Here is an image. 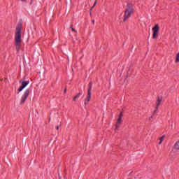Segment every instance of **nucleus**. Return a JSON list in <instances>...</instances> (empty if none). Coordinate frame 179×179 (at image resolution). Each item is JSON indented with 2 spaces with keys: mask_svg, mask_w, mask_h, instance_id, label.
Here are the masks:
<instances>
[{
  "mask_svg": "<svg viewBox=\"0 0 179 179\" xmlns=\"http://www.w3.org/2000/svg\"><path fill=\"white\" fill-rule=\"evenodd\" d=\"M20 83H21V86L18 89V93H20L23 89H24L27 85L30 83V81L29 80H23V81H20Z\"/></svg>",
  "mask_w": 179,
  "mask_h": 179,
  "instance_id": "423d86ee",
  "label": "nucleus"
},
{
  "mask_svg": "<svg viewBox=\"0 0 179 179\" xmlns=\"http://www.w3.org/2000/svg\"><path fill=\"white\" fill-rule=\"evenodd\" d=\"M71 27V29H72V25H71V27Z\"/></svg>",
  "mask_w": 179,
  "mask_h": 179,
  "instance_id": "aec40b11",
  "label": "nucleus"
},
{
  "mask_svg": "<svg viewBox=\"0 0 179 179\" xmlns=\"http://www.w3.org/2000/svg\"><path fill=\"white\" fill-rule=\"evenodd\" d=\"M173 150V152L178 153V152H179V140L178 141H176V143H175Z\"/></svg>",
  "mask_w": 179,
  "mask_h": 179,
  "instance_id": "0eeeda50",
  "label": "nucleus"
},
{
  "mask_svg": "<svg viewBox=\"0 0 179 179\" xmlns=\"http://www.w3.org/2000/svg\"><path fill=\"white\" fill-rule=\"evenodd\" d=\"M175 62H179V52L176 55V61Z\"/></svg>",
  "mask_w": 179,
  "mask_h": 179,
  "instance_id": "9b49d317",
  "label": "nucleus"
},
{
  "mask_svg": "<svg viewBox=\"0 0 179 179\" xmlns=\"http://www.w3.org/2000/svg\"><path fill=\"white\" fill-rule=\"evenodd\" d=\"M71 30H72V31H76L75 30V29H73V28H72Z\"/></svg>",
  "mask_w": 179,
  "mask_h": 179,
  "instance_id": "dca6fc26",
  "label": "nucleus"
},
{
  "mask_svg": "<svg viewBox=\"0 0 179 179\" xmlns=\"http://www.w3.org/2000/svg\"><path fill=\"white\" fill-rule=\"evenodd\" d=\"M82 95V93H78L76 96H74V98L73 99V100H76V99H78V97H80Z\"/></svg>",
  "mask_w": 179,
  "mask_h": 179,
  "instance_id": "1a4fd4ad",
  "label": "nucleus"
},
{
  "mask_svg": "<svg viewBox=\"0 0 179 179\" xmlns=\"http://www.w3.org/2000/svg\"><path fill=\"white\" fill-rule=\"evenodd\" d=\"M15 45L17 51L19 52L22 47V24H20L16 28Z\"/></svg>",
  "mask_w": 179,
  "mask_h": 179,
  "instance_id": "f257e3e1",
  "label": "nucleus"
},
{
  "mask_svg": "<svg viewBox=\"0 0 179 179\" xmlns=\"http://www.w3.org/2000/svg\"><path fill=\"white\" fill-rule=\"evenodd\" d=\"M31 92V90L30 88H28L25 90L22 96L21 97L20 104H24V101H26V100L29 97V95L30 94Z\"/></svg>",
  "mask_w": 179,
  "mask_h": 179,
  "instance_id": "20e7f679",
  "label": "nucleus"
},
{
  "mask_svg": "<svg viewBox=\"0 0 179 179\" xmlns=\"http://www.w3.org/2000/svg\"><path fill=\"white\" fill-rule=\"evenodd\" d=\"M92 85H93L92 83H89L88 94H87V96L85 98V102H84L85 106H87V104L90 101V99H92Z\"/></svg>",
  "mask_w": 179,
  "mask_h": 179,
  "instance_id": "7ed1b4c3",
  "label": "nucleus"
},
{
  "mask_svg": "<svg viewBox=\"0 0 179 179\" xmlns=\"http://www.w3.org/2000/svg\"><path fill=\"white\" fill-rule=\"evenodd\" d=\"M159 24H155V26L152 28V38H156L159 36Z\"/></svg>",
  "mask_w": 179,
  "mask_h": 179,
  "instance_id": "39448f33",
  "label": "nucleus"
},
{
  "mask_svg": "<svg viewBox=\"0 0 179 179\" xmlns=\"http://www.w3.org/2000/svg\"><path fill=\"white\" fill-rule=\"evenodd\" d=\"M160 103H162V102L157 101L156 110H157V108H159V106H160Z\"/></svg>",
  "mask_w": 179,
  "mask_h": 179,
  "instance_id": "f8f14e48",
  "label": "nucleus"
},
{
  "mask_svg": "<svg viewBox=\"0 0 179 179\" xmlns=\"http://www.w3.org/2000/svg\"><path fill=\"white\" fill-rule=\"evenodd\" d=\"M164 139V136H162L161 138H159V145H162V143H163V140Z\"/></svg>",
  "mask_w": 179,
  "mask_h": 179,
  "instance_id": "9d476101",
  "label": "nucleus"
},
{
  "mask_svg": "<svg viewBox=\"0 0 179 179\" xmlns=\"http://www.w3.org/2000/svg\"><path fill=\"white\" fill-rule=\"evenodd\" d=\"M122 115H123L122 112H121L119 115V118H122Z\"/></svg>",
  "mask_w": 179,
  "mask_h": 179,
  "instance_id": "2eb2a0df",
  "label": "nucleus"
},
{
  "mask_svg": "<svg viewBox=\"0 0 179 179\" xmlns=\"http://www.w3.org/2000/svg\"><path fill=\"white\" fill-rule=\"evenodd\" d=\"M56 129H59V126H57V127H56Z\"/></svg>",
  "mask_w": 179,
  "mask_h": 179,
  "instance_id": "f3484780",
  "label": "nucleus"
},
{
  "mask_svg": "<svg viewBox=\"0 0 179 179\" xmlns=\"http://www.w3.org/2000/svg\"><path fill=\"white\" fill-rule=\"evenodd\" d=\"M92 22V24H94V20H93Z\"/></svg>",
  "mask_w": 179,
  "mask_h": 179,
  "instance_id": "a211bd4d",
  "label": "nucleus"
},
{
  "mask_svg": "<svg viewBox=\"0 0 179 179\" xmlns=\"http://www.w3.org/2000/svg\"><path fill=\"white\" fill-rule=\"evenodd\" d=\"M121 122H122V120L121 117H119L117 119V124H116V128H115V131H117V129H118Z\"/></svg>",
  "mask_w": 179,
  "mask_h": 179,
  "instance_id": "6e6552de",
  "label": "nucleus"
},
{
  "mask_svg": "<svg viewBox=\"0 0 179 179\" xmlns=\"http://www.w3.org/2000/svg\"><path fill=\"white\" fill-rule=\"evenodd\" d=\"M64 93H66V89L64 90Z\"/></svg>",
  "mask_w": 179,
  "mask_h": 179,
  "instance_id": "6ab92c4d",
  "label": "nucleus"
},
{
  "mask_svg": "<svg viewBox=\"0 0 179 179\" xmlns=\"http://www.w3.org/2000/svg\"><path fill=\"white\" fill-rule=\"evenodd\" d=\"M157 101L162 102V97L159 96Z\"/></svg>",
  "mask_w": 179,
  "mask_h": 179,
  "instance_id": "ddd939ff",
  "label": "nucleus"
},
{
  "mask_svg": "<svg viewBox=\"0 0 179 179\" xmlns=\"http://www.w3.org/2000/svg\"><path fill=\"white\" fill-rule=\"evenodd\" d=\"M96 3H97V1H95L93 6L91 8V9H93V8H94V6H96Z\"/></svg>",
  "mask_w": 179,
  "mask_h": 179,
  "instance_id": "4468645a",
  "label": "nucleus"
},
{
  "mask_svg": "<svg viewBox=\"0 0 179 179\" xmlns=\"http://www.w3.org/2000/svg\"><path fill=\"white\" fill-rule=\"evenodd\" d=\"M134 13V6L131 3H127V8L124 11V22H126V20H128L129 17H131V15Z\"/></svg>",
  "mask_w": 179,
  "mask_h": 179,
  "instance_id": "f03ea898",
  "label": "nucleus"
},
{
  "mask_svg": "<svg viewBox=\"0 0 179 179\" xmlns=\"http://www.w3.org/2000/svg\"><path fill=\"white\" fill-rule=\"evenodd\" d=\"M21 1H24V0H21Z\"/></svg>",
  "mask_w": 179,
  "mask_h": 179,
  "instance_id": "412c9836",
  "label": "nucleus"
}]
</instances>
